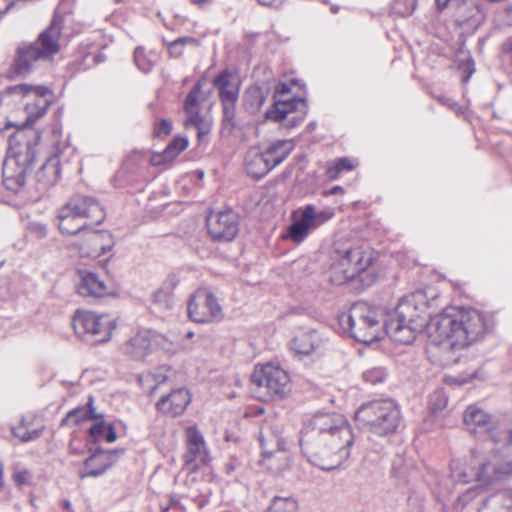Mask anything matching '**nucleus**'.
Masks as SVG:
<instances>
[{"mask_svg": "<svg viewBox=\"0 0 512 512\" xmlns=\"http://www.w3.org/2000/svg\"><path fill=\"white\" fill-rule=\"evenodd\" d=\"M437 300L435 294L429 297L423 290L402 297L393 317L385 323V332L394 342L409 344L427 326L430 341L450 349L465 348L484 335L486 324L478 310L450 308L431 316Z\"/></svg>", "mask_w": 512, "mask_h": 512, "instance_id": "f257e3e1", "label": "nucleus"}, {"mask_svg": "<svg viewBox=\"0 0 512 512\" xmlns=\"http://www.w3.org/2000/svg\"><path fill=\"white\" fill-rule=\"evenodd\" d=\"M353 444L352 428L341 414L316 413L304 422L301 430L303 455L324 471L341 467L350 457Z\"/></svg>", "mask_w": 512, "mask_h": 512, "instance_id": "f03ea898", "label": "nucleus"}, {"mask_svg": "<svg viewBox=\"0 0 512 512\" xmlns=\"http://www.w3.org/2000/svg\"><path fill=\"white\" fill-rule=\"evenodd\" d=\"M52 100V92L42 85L20 84L0 94V116H5L3 129L23 128L42 117Z\"/></svg>", "mask_w": 512, "mask_h": 512, "instance_id": "7ed1b4c3", "label": "nucleus"}, {"mask_svg": "<svg viewBox=\"0 0 512 512\" xmlns=\"http://www.w3.org/2000/svg\"><path fill=\"white\" fill-rule=\"evenodd\" d=\"M64 18L57 9L50 25L39 34L34 42L18 46L9 77L25 76L42 61L50 60L60 50Z\"/></svg>", "mask_w": 512, "mask_h": 512, "instance_id": "20e7f679", "label": "nucleus"}, {"mask_svg": "<svg viewBox=\"0 0 512 512\" xmlns=\"http://www.w3.org/2000/svg\"><path fill=\"white\" fill-rule=\"evenodd\" d=\"M105 216V210L96 198L77 194L58 210V227L62 234L75 235L89 225L101 224Z\"/></svg>", "mask_w": 512, "mask_h": 512, "instance_id": "39448f33", "label": "nucleus"}, {"mask_svg": "<svg viewBox=\"0 0 512 512\" xmlns=\"http://www.w3.org/2000/svg\"><path fill=\"white\" fill-rule=\"evenodd\" d=\"M380 309L365 302H357L348 312L338 317V322L345 332L358 342L370 344L377 341L385 328Z\"/></svg>", "mask_w": 512, "mask_h": 512, "instance_id": "423d86ee", "label": "nucleus"}, {"mask_svg": "<svg viewBox=\"0 0 512 512\" xmlns=\"http://www.w3.org/2000/svg\"><path fill=\"white\" fill-rule=\"evenodd\" d=\"M355 420L360 429L386 436L397 430L401 413L392 399H376L362 404L355 412Z\"/></svg>", "mask_w": 512, "mask_h": 512, "instance_id": "0eeeda50", "label": "nucleus"}, {"mask_svg": "<svg viewBox=\"0 0 512 512\" xmlns=\"http://www.w3.org/2000/svg\"><path fill=\"white\" fill-rule=\"evenodd\" d=\"M262 464L273 473H281L290 463L285 449L286 441L282 436V424L276 418L265 420L260 430Z\"/></svg>", "mask_w": 512, "mask_h": 512, "instance_id": "6e6552de", "label": "nucleus"}, {"mask_svg": "<svg viewBox=\"0 0 512 512\" xmlns=\"http://www.w3.org/2000/svg\"><path fill=\"white\" fill-rule=\"evenodd\" d=\"M251 381L256 386V393L264 401L285 398L291 391L290 377L279 366L265 364L255 367Z\"/></svg>", "mask_w": 512, "mask_h": 512, "instance_id": "1a4fd4ad", "label": "nucleus"}, {"mask_svg": "<svg viewBox=\"0 0 512 512\" xmlns=\"http://www.w3.org/2000/svg\"><path fill=\"white\" fill-rule=\"evenodd\" d=\"M338 259L331 266L330 279L341 285L366 271L374 262L375 256L369 247L356 246L338 251Z\"/></svg>", "mask_w": 512, "mask_h": 512, "instance_id": "9d476101", "label": "nucleus"}, {"mask_svg": "<svg viewBox=\"0 0 512 512\" xmlns=\"http://www.w3.org/2000/svg\"><path fill=\"white\" fill-rule=\"evenodd\" d=\"M72 325L79 338L95 343L108 341L115 328V322L110 316L86 310L76 311Z\"/></svg>", "mask_w": 512, "mask_h": 512, "instance_id": "9b49d317", "label": "nucleus"}, {"mask_svg": "<svg viewBox=\"0 0 512 512\" xmlns=\"http://www.w3.org/2000/svg\"><path fill=\"white\" fill-rule=\"evenodd\" d=\"M214 87L218 90L219 98L223 104V129L232 133L235 126V103L240 90V77L229 70L222 71L213 80Z\"/></svg>", "mask_w": 512, "mask_h": 512, "instance_id": "f8f14e48", "label": "nucleus"}, {"mask_svg": "<svg viewBox=\"0 0 512 512\" xmlns=\"http://www.w3.org/2000/svg\"><path fill=\"white\" fill-rule=\"evenodd\" d=\"M188 315L197 323L220 321L223 318L217 298L206 289H199L193 294L188 304Z\"/></svg>", "mask_w": 512, "mask_h": 512, "instance_id": "ddd939ff", "label": "nucleus"}, {"mask_svg": "<svg viewBox=\"0 0 512 512\" xmlns=\"http://www.w3.org/2000/svg\"><path fill=\"white\" fill-rule=\"evenodd\" d=\"M308 106L304 99L293 98L291 100H277L265 116L275 122H284L287 128L299 125L307 114Z\"/></svg>", "mask_w": 512, "mask_h": 512, "instance_id": "4468645a", "label": "nucleus"}, {"mask_svg": "<svg viewBox=\"0 0 512 512\" xmlns=\"http://www.w3.org/2000/svg\"><path fill=\"white\" fill-rule=\"evenodd\" d=\"M202 85L200 82L188 93L184 102V111L186 113L185 126L187 128L194 127L197 130V137L200 141L206 137L211 131V120L200 115V103Z\"/></svg>", "mask_w": 512, "mask_h": 512, "instance_id": "2eb2a0df", "label": "nucleus"}, {"mask_svg": "<svg viewBox=\"0 0 512 512\" xmlns=\"http://www.w3.org/2000/svg\"><path fill=\"white\" fill-rule=\"evenodd\" d=\"M207 228L212 238L231 241L238 233V216L232 210L211 212L207 217Z\"/></svg>", "mask_w": 512, "mask_h": 512, "instance_id": "dca6fc26", "label": "nucleus"}, {"mask_svg": "<svg viewBox=\"0 0 512 512\" xmlns=\"http://www.w3.org/2000/svg\"><path fill=\"white\" fill-rule=\"evenodd\" d=\"M187 450L183 455L184 464L191 470H196L200 465L208 461V453L202 434L196 427H188L186 430Z\"/></svg>", "mask_w": 512, "mask_h": 512, "instance_id": "f3484780", "label": "nucleus"}, {"mask_svg": "<svg viewBox=\"0 0 512 512\" xmlns=\"http://www.w3.org/2000/svg\"><path fill=\"white\" fill-rule=\"evenodd\" d=\"M20 154V151H15L5 159L3 164V181L9 190L16 191L26 183L28 165L26 158L21 159Z\"/></svg>", "mask_w": 512, "mask_h": 512, "instance_id": "a211bd4d", "label": "nucleus"}, {"mask_svg": "<svg viewBox=\"0 0 512 512\" xmlns=\"http://www.w3.org/2000/svg\"><path fill=\"white\" fill-rule=\"evenodd\" d=\"M113 245L112 235L109 232L91 230L87 232L79 251L82 256L97 258L110 251Z\"/></svg>", "mask_w": 512, "mask_h": 512, "instance_id": "6ab92c4d", "label": "nucleus"}, {"mask_svg": "<svg viewBox=\"0 0 512 512\" xmlns=\"http://www.w3.org/2000/svg\"><path fill=\"white\" fill-rule=\"evenodd\" d=\"M191 401V395L186 388H177L162 396L156 403V409L167 416L181 415Z\"/></svg>", "mask_w": 512, "mask_h": 512, "instance_id": "aec40b11", "label": "nucleus"}, {"mask_svg": "<svg viewBox=\"0 0 512 512\" xmlns=\"http://www.w3.org/2000/svg\"><path fill=\"white\" fill-rule=\"evenodd\" d=\"M117 461L116 451H97L84 461L79 471L81 478L98 477L104 474Z\"/></svg>", "mask_w": 512, "mask_h": 512, "instance_id": "412c9836", "label": "nucleus"}, {"mask_svg": "<svg viewBox=\"0 0 512 512\" xmlns=\"http://www.w3.org/2000/svg\"><path fill=\"white\" fill-rule=\"evenodd\" d=\"M78 293L83 297L102 298L111 293V288L93 272L81 271Z\"/></svg>", "mask_w": 512, "mask_h": 512, "instance_id": "4be33fe9", "label": "nucleus"}, {"mask_svg": "<svg viewBox=\"0 0 512 512\" xmlns=\"http://www.w3.org/2000/svg\"><path fill=\"white\" fill-rule=\"evenodd\" d=\"M458 25H476L482 20V13L474 0H450Z\"/></svg>", "mask_w": 512, "mask_h": 512, "instance_id": "5701e85b", "label": "nucleus"}, {"mask_svg": "<svg viewBox=\"0 0 512 512\" xmlns=\"http://www.w3.org/2000/svg\"><path fill=\"white\" fill-rule=\"evenodd\" d=\"M245 169L249 176L259 179L265 176L271 168L260 147H251L245 156Z\"/></svg>", "mask_w": 512, "mask_h": 512, "instance_id": "b1692460", "label": "nucleus"}, {"mask_svg": "<svg viewBox=\"0 0 512 512\" xmlns=\"http://www.w3.org/2000/svg\"><path fill=\"white\" fill-rule=\"evenodd\" d=\"M471 457L473 458L474 464L478 465V468L475 467L476 481L488 484L502 478L504 470L501 467L490 461L479 460L478 453L474 450L471 451Z\"/></svg>", "mask_w": 512, "mask_h": 512, "instance_id": "393cba45", "label": "nucleus"}, {"mask_svg": "<svg viewBox=\"0 0 512 512\" xmlns=\"http://www.w3.org/2000/svg\"><path fill=\"white\" fill-rule=\"evenodd\" d=\"M126 353L136 359H143L152 349L151 334L149 331H139L125 344Z\"/></svg>", "mask_w": 512, "mask_h": 512, "instance_id": "a878e982", "label": "nucleus"}, {"mask_svg": "<svg viewBox=\"0 0 512 512\" xmlns=\"http://www.w3.org/2000/svg\"><path fill=\"white\" fill-rule=\"evenodd\" d=\"M463 420L468 429L473 432L476 431V429L488 431L493 425L491 415L476 406H469L465 410Z\"/></svg>", "mask_w": 512, "mask_h": 512, "instance_id": "bb28decb", "label": "nucleus"}, {"mask_svg": "<svg viewBox=\"0 0 512 512\" xmlns=\"http://www.w3.org/2000/svg\"><path fill=\"white\" fill-rule=\"evenodd\" d=\"M188 147L187 137L177 136L175 137L161 153H154L151 156V164L159 166L171 162L175 159L182 151Z\"/></svg>", "mask_w": 512, "mask_h": 512, "instance_id": "cd10ccee", "label": "nucleus"}, {"mask_svg": "<svg viewBox=\"0 0 512 512\" xmlns=\"http://www.w3.org/2000/svg\"><path fill=\"white\" fill-rule=\"evenodd\" d=\"M293 148L294 144L291 140H277L262 149V152L273 169L287 158Z\"/></svg>", "mask_w": 512, "mask_h": 512, "instance_id": "c85d7f7f", "label": "nucleus"}, {"mask_svg": "<svg viewBox=\"0 0 512 512\" xmlns=\"http://www.w3.org/2000/svg\"><path fill=\"white\" fill-rule=\"evenodd\" d=\"M268 94L269 89L266 87L257 85L249 87L244 95L245 109L251 114L257 113L264 104Z\"/></svg>", "mask_w": 512, "mask_h": 512, "instance_id": "c756f323", "label": "nucleus"}, {"mask_svg": "<svg viewBox=\"0 0 512 512\" xmlns=\"http://www.w3.org/2000/svg\"><path fill=\"white\" fill-rule=\"evenodd\" d=\"M175 285L173 280L167 281L153 293L152 302L156 308L166 311L173 307Z\"/></svg>", "mask_w": 512, "mask_h": 512, "instance_id": "7c9ffc66", "label": "nucleus"}, {"mask_svg": "<svg viewBox=\"0 0 512 512\" xmlns=\"http://www.w3.org/2000/svg\"><path fill=\"white\" fill-rule=\"evenodd\" d=\"M319 339L314 332L300 333L291 341V349L301 355H309L318 346Z\"/></svg>", "mask_w": 512, "mask_h": 512, "instance_id": "2f4dec72", "label": "nucleus"}, {"mask_svg": "<svg viewBox=\"0 0 512 512\" xmlns=\"http://www.w3.org/2000/svg\"><path fill=\"white\" fill-rule=\"evenodd\" d=\"M89 434L95 442L105 440L107 443H113L117 439L114 427L111 424H106L98 415L89 428Z\"/></svg>", "mask_w": 512, "mask_h": 512, "instance_id": "473e14b6", "label": "nucleus"}, {"mask_svg": "<svg viewBox=\"0 0 512 512\" xmlns=\"http://www.w3.org/2000/svg\"><path fill=\"white\" fill-rule=\"evenodd\" d=\"M301 213L312 229L319 227L334 216L333 209L318 210L314 205H306Z\"/></svg>", "mask_w": 512, "mask_h": 512, "instance_id": "72a5a7b5", "label": "nucleus"}, {"mask_svg": "<svg viewBox=\"0 0 512 512\" xmlns=\"http://www.w3.org/2000/svg\"><path fill=\"white\" fill-rule=\"evenodd\" d=\"M92 401L93 399L90 397L86 407H78L71 410L65 418L62 419L61 425H76L85 420L97 419V415L94 413V408L92 407Z\"/></svg>", "mask_w": 512, "mask_h": 512, "instance_id": "f704fd0d", "label": "nucleus"}, {"mask_svg": "<svg viewBox=\"0 0 512 512\" xmlns=\"http://www.w3.org/2000/svg\"><path fill=\"white\" fill-rule=\"evenodd\" d=\"M451 478L458 483H468L475 480V464L472 460L471 464L454 460L451 463Z\"/></svg>", "mask_w": 512, "mask_h": 512, "instance_id": "c9c22d12", "label": "nucleus"}, {"mask_svg": "<svg viewBox=\"0 0 512 512\" xmlns=\"http://www.w3.org/2000/svg\"><path fill=\"white\" fill-rule=\"evenodd\" d=\"M42 431L43 426L32 428L30 421H27L25 418L21 419L19 425L12 428L13 435L23 442H29L39 438Z\"/></svg>", "mask_w": 512, "mask_h": 512, "instance_id": "e433bc0d", "label": "nucleus"}, {"mask_svg": "<svg viewBox=\"0 0 512 512\" xmlns=\"http://www.w3.org/2000/svg\"><path fill=\"white\" fill-rule=\"evenodd\" d=\"M311 230L313 229L301 214L300 219L294 221L289 226L285 237L292 240L294 243L299 244L307 238Z\"/></svg>", "mask_w": 512, "mask_h": 512, "instance_id": "4c0bfd02", "label": "nucleus"}, {"mask_svg": "<svg viewBox=\"0 0 512 512\" xmlns=\"http://www.w3.org/2000/svg\"><path fill=\"white\" fill-rule=\"evenodd\" d=\"M357 165V161L351 158H339L327 168L326 174L330 179H337L340 173H342L343 171L353 170L354 168L357 167Z\"/></svg>", "mask_w": 512, "mask_h": 512, "instance_id": "58836bf2", "label": "nucleus"}, {"mask_svg": "<svg viewBox=\"0 0 512 512\" xmlns=\"http://www.w3.org/2000/svg\"><path fill=\"white\" fill-rule=\"evenodd\" d=\"M157 60L155 53H146L144 48L137 47L134 51V61L136 66L143 72H149Z\"/></svg>", "mask_w": 512, "mask_h": 512, "instance_id": "ea45409f", "label": "nucleus"}, {"mask_svg": "<svg viewBox=\"0 0 512 512\" xmlns=\"http://www.w3.org/2000/svg\"><path fill=\"white\" fill-rule=\"evenodd\" d=\"M266 512H297V502L292 497L276 496Z\"/></svg>", "mask_w": 512, "mask_h": 512, "instance_id": "a19ab883", "label": "nucleus"}, {"mask_svg": "<svg viewBox=\"0 0 512 512\" xmlns=\"http://www.w3.org/2000/svg\"><path fill=\"white\" fill-rule=\"evenodd\" d=\"M199 45V41L190 36L180 37L174 41H172L169 46L168 50L169 53L174 57H179L182 55V49H178V46H193L197 47Z\"/></svg>", "mask_w": 512, "mask_h": 512, "instance_id": "79ce46f5", "label": "nucleus"}, {"mask_svg": "<svg viewBox=\"0 0 512 512\" xmlns=\"http://www.w3.org/2000/svg\"><path fill=\"white\" fill-rule=\"evenodd\" d=\"M387 373L382 367H373L363 372L362 378L366 383L375 385L386 379Z\"/></svg>", "mask_w": 512, "mask_h": 512, "instance_id": "37998d69", "label": "nucleus"}, {"mask_svg": "<svg viewBox=\"0 0 512 512\" xmlns=\"http://www.w3.org/2000/svg\"><path fill=\"white\" fill-rule=\"evenodd\" d=\"M447 397L442 391H436L430 398L429 406L432 412L443 410L447 405Z\"/></svg>", "mask_w": 512, "mask_h": 512, "instance_id": "c03bdc74", "label": "nucleus"}, {"mask_svg": "<svg viewBox=\"0 0 512 512\" xmlns=\"http://www.w3.org/2000/svg\"><path fill=\"white\" fill-rule=\"evenodd\" d=\"M171 370L169 368H160L153 374L148 375L155 381V385L151 387V392H154L159 385L166 382L170 377Z\"/></svg>", "mask_w": 512, "mask_h": 512, "instance_id": "a18cd8bd", "label": "nucleus"}, {"mask_svg": "<svg viewBox=\"0 0 512 512\" xmlns=\"http://www.w3.org/2000/svg\"><path fill=\"white\" fill-rule=\"evenodd\" d=\"M172 130V124L169 120L162 119L155 128L156 136L168 135Z\"/></svg>", "mask_w": 512, "mask_h": 512, "instance_id": "49530a36", "label": "nucleus"}, {"mask_svg": "<svg viewBox=\"0 0 512 512\" xmlns=\"http://www.w3.org/2000/svg\"><path fill=\"white\" fill-rule=\"evenodd\" d=\"M289 92H290V87L288 84H286V83L277 84V86L275 87V93H274L275 102L277 100H283L281 97L284 96L285 94H288Z\"/></svg>", "mask_w": 512, "mask_h": 512, "instance_id": "de8ad7c7", "label": "nucleus"}, {"mask_svg": "<svg viewBox=\"0 0 512 512\" xmlns=\"http://www.w3.org/2000/svg\"><path fill=\"white\" fill-rule=\"evenodd\" d=\"M477 494L476 488L468 489L465 493L458 497V501L464 506L468 504Z\"/></svg>", "mask_w": 512, "mask_h": 512, "instance_id": "09e8293b", "label": "nucleus"}, {"mask_svg": "<svg viewBox=\"0 0 512 512\" xmlns=\"http://www.w3.org/2000/svg\"><path fill=\"white\" fill-rule=\"evenodd\" d=\"M26 132L22 129H19L14 135H12L9 139V144L11 150L14 149V145H18L22 142L25 137Z\"/></svg>", "mask_w": 512, "mask_h": 512, "instance_id": "8fccbe9b", "label": "nucleus"}, {"mask_svg": "<svg viewBox=\"0 0 512 512\" xmlns=\"http://www.w3.org/2000/svg\"><path fill=\"white\" fill-rule=\"evenodd\" d=\"M440 101L442 102L443 105H446L447 107H449L456 114L463 113L462 107L458 103H456L455 101H453L451 99H448V98H444V97L440 98Z\"/></svg>", "mask_w": 512, "mask_h": 512, "instance_id": "3c124183", "label": "nucleus"}, {"mask_svg": "<svg viewBox=\"0 0 512 512\" xmlns=\"http://www.w3.org/2000/svg\"><path fill=\"white\" fill-rule=\"evenodd\" d=\"M28 478H29V473L25 470L17 471L13 475L14 481L19 486L24 485L27 482Z\"/></svg>", "mask_w": 512, "mask_h": 512, "instance_id": "603ef678", "label": "nucleus"}, {"mask_svg": "<svg viewBox=\"0 0 512 512\" xmlns=\"http://www.w3.org/2000/svg\"><path fill=\"white\" fill-rule=\"evenodd\" d=\"M499 496L502 498L504 505L508 508H512V490H505L499 493Z\"/></svg>", "mask_w": 512, "mask_h": 512, "instance_id": "864d4df0", "label": "nucleus"}, {"mask_svg": "<svg viewBox=\"0 0 512 512\" xmlns=\"http://www.w3.org/2000/svg\"><path fill=\"white\" fill-rule=\"evenodd\" d=\"M258 3L262 6L279 8L283 4V0H258Z\"/></svg>", "mask_w": 512, "mask_h": 512, "instance_id": "5fc2aeb1", "label": "nucleus"}, {"mask_svg": "<svg viewBox=\"0 0 512 512\" xmlns=\"http://www.w3.org/2000/svg\"><path fill=\"white\" fill-rule=\"evenodd\" d=\"M16 0H0V14H4L14 5Z\"/></svg>", "mask_w": 512, "mask_h": 512, "instance_id": "6e6d98bb", "label": "nucleus"}, {"mask_svg": "<svg viewBox=\"0 0 512 512\" xmlns=\"http://www.w3.org/2000/svg\"><path fill=\"white\" fill-rule=\"evenodd\" d=\"M162 512H181L177 501L171 499V505L169 507L162 508Z\"/></svg>", "mask_w": 512, "mask_h": 512, "instance_id": "4d7b16f0", "label": "nucleus"}, {"mask_svg": "<svg viewBox=\"0 0 512 512\" xmlns=\"http://www.w3.org/2000/svg\"><path fill=\"white\" fill-rule=\"evenodd\" d=\"M445 382L448 384L462 385V384L466 383V380H464V379L459 380L455 377L448 376L445 378Z\"/></svg>", "mask_w": 512, "mask_h": 512, "instance_id": "13d9d810", "label": "nucleus"}, {"mask_svg": "<svg viewBox=\"0 0 512 512\" xmlns=\"http://www.w3.org/2000/svg\"><path fill=\"white\" fill-rule=\"evenodd\" d=\"M338 193H343V188L341 186H334L333 188L326 192L327 195H335Z\"/></svg>", "mask_w": 512, "mask_h": 512, "instance_id": "bf43d9fd", "label": "nucleus"}, {"mask_svg": "<svg viewBox=\"0 0 512 512\" xmlns=\"http://www.w3.org/2000/svg\"><path fill=\"white\" fill-rule=\"evenodd\" d=\"M450 0H436V5L439 10L445 9L449 5Z\"/></svg>", "mask_w": 512, "mask_h": 512, "instance_id": "052dcab7", "label": "nucleus"}, {"mask_svg": "<svg viewBox=\"0 0 512 512\" xmlns=\"http://www.w3.org/2000/svg\"><path fill=\"white\" fill-rule=\"evenodd\" d=\"M213 0H192V2L198 6H204L210 4Z\"/></svg>", "mask_w": 512, "mask_h": 512, "instance_id": "680f3d73", "label": "nucleus"}, {"mask_svg": "<svg viewBox=\"0 0 512 512\" xmlns=\"http://www.w3.org/2000/svg\"><path fill=\"white\" fill-rule=\"evenodd\" d=\"M330 10H331V12H332L333 14H336V13H338V11H339V7H338V6H332Z\"/></svg>", "mask_w": 512, "mask_h": 512, "instance_id": "e2e57ef3", "label": "nucleus"}, {"mask_svg": "<svg viewBox=\"0 0 512 512\" xmlns=\"http://www.w3.org/2000/svg\"><path fill=\"white\" fill-rule=\"evenodd\" d=\"M2 472H3V467H2V464L0 463V486L2 485Z\"/></svg>", "mask_w": 512, "mask_h": 512, "instance_id": "0e129e2a", "label": "nucleus"}, {"mask_svg": "<svg viewBox=\"0 0 512 512\" xmlns=\"http://www.w3.org/2000/svg\"><path fill=\"white\" fill-rule=\"evenodd\" d=\"M194 336V333L192 331L187 332L186 338L190 339Z\"/></svg>", "mask_w": 512, "mask_h": 512, "instance_id": "69168bd1", "label": "nucleus"}, {"mask_svg": "<svg viewBox=\"0 0 512 512\" xmlns=\"http://www.w3.org/2000/svg\"><path fill=\"white\" fill-rule=\"evenodd\" d=\"M184 46H178V49H182L183 50Z\"/></svg>", "mask_w": 512, "mask_h": 512, "instance_id": "338daca9", "label": "nucleus"}, {"mask_svg": "<svg viewBox=\"0 0 512 512\" xmlns=\"http://www.w3.org/2000/svg\"><path fill=\"white\" fill-rule=\"evenodd\" d=\"M510 437H511V439H512V431L510 432Z\"/></svg>", "mask_w": 512, "mask_h": 512, "instance_id": "774afa93", "label": "nucleus"}]
</instances>
